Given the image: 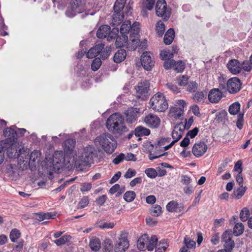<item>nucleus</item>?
I'll use <instances>...</instances> for the list:
<instances>
[{"label": "nucleus", "mask_w": 252, "mask_h": 252, "mask_svg": "<svg viewBox=\"0 0 252 252\" xmlns=\"http://www.w3.org/2000/svg\"><path fill=\"white\" fill-rule=\"evenodd\" d=\"M95 152V149L92 146L88 145L84 148L81 153L75 158L74 166L76 169L82 171L90 166L93 162Z\"/></svg>", "instance_id": "obj_1"}, {"label": "nucleus", "mask_w": 252, "mask_h": 252, "mask_svg": "<svg viewBox=\"0 0 252 252\" xmlns=\"http://www.w3.org/2000/svg\"><path fill=\"white\" fill-rule=\"evenodd\" d=\"M106 126L109 131L113 133L122 134L127 130L125 126L124 118L117 113L111 115L107 119Z\"/></svg>", "instance_id": "obj_2"}, {"label": "nucleus", "mask_w": 252, "mask_h": 252, "mask_svg": "<svg viewBox=\"0 0 252 252\" xmlns=\"http://www.w3.org/2000/svg\"><path fill=\"white\" fill-rule=\"evenodd\" d=\"M94 142L96 145L101 146L103 150L108 154L114 152L117 145L114 137L109 133H104L97 136Z\"/></svg>", "instance_id": "obj_3"}, {"label": "nucleus", "mask_w": 252, "mask_h": 252, "mask_svg": "<svg viewBox=\"0 0 252 252\" xmlns=\"http://www.w3.org/2000/svg\"><path fill=\"white\" fill-rule=\"evenodd\" d=\"M63 154L62 151H56L53 155L52 158L46 163L47 173L51 174L52 172H59L63 166Z\"/></svg>", "instance_id": "obj_4"}, {"label": "nucleus", "mask_w": 252, "mask_h": 252, "mask_svg": "<svg viewBox=\"0 0 252 252\" xmlns=\"http://www.w3.org/2000/svg\"><path fill=\"white\" fill-rule=\"evenodd\" d=\"M151 107L155 111L163 112L168 108V104L164 95L157 93L150 99Z\"/></svg>", "instance_id": "obj_5"}, {"label": "nucleus", "mask_w": 252, "mask_h": 252, "mask_svg": "<svg viewBox=\"0 0 252 252\" xmlns=\"http://www.w3.org/2000/svg\"><path fill=\"white\" fill-rule=\"evenodd\" d=\"M40 156L41 153L39 151H34L30 155H27L25 159L22 160L20 158L19 164L23 169H27L29 166L31 170H33L40 161Z\"/></svg>", "instance_id": "obj_6"}, {"label": "nucleus", "mask_w": 252, "mask_h": 252, "mask_svg": "<svg viewBox=\"0 0 252 252\" xmlns=\"http://www.w3.org/2000/svg\"><path fill=\"white\" fill-rule=\"evenodd\" d=\"M128 234V232L125 230L120 232L114 245L115 252H125L128 249L129 244L127 239Z\"/></svg>", "instance_id": "obj_7"}, {"label": "nucleus", "mask_w": 252, "mask_h": 252, "mask_svg": "<svg viewBox=\"0 0 252 252\" xmlns=\"http://www.w3.org/2000/svg\"><path fill=\"white\" fill-rule=\"evenodd\" d=\"M156 14L158 16L162 17L167 20L171 15L170 9H167L165 0H158L156 6Z\"/></svg>", "instance_id": "obj_8"}, {"label": "nucleus", "mask_w": 252, "mask_h": 252, "mask_svg": "<svg viewBox=\"0 0 252 252\" xmlns=\"http://www.w3.org/2000/svg\"><path fill=\"white\" fill-rule=\"evenodd\" d=\"M221 239L224 243L223 247L226 252H231L235 246V243L232 239V231L226 230L222 235Z\"/></svg>", "instance_id": "obj_9"}, {"label": "nucleus", "mask_w": 252, "mask_h": 252, "mask_svg": "<svg viewBox=\"0 0 252 252\" xmlns=\"http://www.w3.org/2000/svg\"><path fill=\"white\" fill-rule=\"evenodd\" d=\"M83 9L81 0H71L70 8L66 11V15L69 17H73L77 13H81Z\"/></svg>", "instance_id": "obj_10"}, {"label": "nucleus", "mask_w": 252, "mask_h": 252, "mask_svg": "<svg viewBox=\"0 0 252 252\" xmlns=\"http://www.w3.org/2000/svg\"><path fill=\"white\" fill-rule=\"evenodd\" d=\"M186 103L183 100H178L177 105L170 109L169 114L175 119H179L183 114Z\"/></svg>", "instance_id": "obj_11"}, {"label": "nucleus", "mask_w": 252, "mask_h": 252, "mask_svg": "<svg viewBox=\"0 0 252 252\" xmlns=\"http://www.w3.org/2000/svg\"><path fill=\"white\" fill-rule=\"evenodd\" d=\"M141 64L145 70H150L154 66L155 62L150 52H144L141 57Z\"/></svg>", "instance_id": "obj_12"}, {"label": "nucleus", "mask_w": 252, "mask_h": 252, "mask_svg": "<svg viewBox=\"0 0 252 252\" xmlns=\"http://www.w3.org/2000/svg\"><path fill=\"white\" fill-rule=\"evenodd\" d=\"M242 83L239 79L233 77L229 79L227 82L228 91L231 94H235L239 92L241 89Z\"/></svg>", "instance_id": "obj_13"}, {"label": "nucleus", "mask_w": 252, "mask_h": 252, "mask_svg": "<svg viewBox=\"0 0 252 252\" xmlns=\"http://www.w3.org/2000/svg\"><path fill=\"white\" fill-rule=\"evenodd\" d=\"M149 82L147 80H144L138 84L136 88L137 97L141 98L142 99H145V94L148 93L149 90Z\"/></svg>", "instance_id": "obj_14"}, {"label": "nucleus", "mask_w": 252, "mask_h": 252, "mask_svg": "<svg viewBox=\"0 0 252 252\" xmlns=\"http://www.w3.org/2000/svg\"><path fill=\"white\" fill-rule=\"evenodd\" d=\"M143 121L147 126L151 128H156L160 124V119L156 115L150 114L146 116L143 119Z\"/></svg>", "instance_id": "obj_15"}, {"label": "nucleus", "mask_w": 252, "mask_h": 252, "mask_svg": "<svg viewBox=\"0 0 252 252\" xmlns=\"http://www.w3.org/2000/svg\"><path fill=\"white\" fill-rule=\"evenodd\" d=\"M208 147L203 142H199L195 143L192 147V152L196 157L202 156L207 151Z\"/></svg>", "instance_id": "obj_16"}, {"label": "nucleus", "mask_w": 252, "mask_h": 252, "mask_svg": "<svg viewBox=\"0 0 252 252\" xmlns=\"http://www.w3.org/2000/svg\"><path fill=\"white\" fill-rule=\"evenodd\" d=\"M125 114L126 118V121L132 123L135 121L139 115V109L136 108L131 107L126 110Z\"/></svg>", "instance_id": "obj_17"}, {"label": "nucleus", "mask_w": 252, "mask_h": 252, "mask_svg": "<svg viewBox=\"0 0 252 252\" xmlns=\"http://www.w3.org/2000/svg\"><path fill=\"white\" fill-rule=\"evenodd\" d=\"M228 70L233 74H237L240 72L241 66L240 62L237 60H231L227 64Z\"/></svg>", "instance_id": "obj_18"}, {"label": "nucleus", "mask_w": 252, "mask_h": 252, "mask_svg": "<svg viewBox=\"0 0 252 252\" xmlns=\"http://www.w3.org/2000/svg\"><path fill=\"white\" fill-rule=\"evenodd\" d=\"M222 93L219 89H212L208 94V99L212 103H217L222 98Z\"/></svg>", "instance_id": "obj_19"}, {"label": "nucleus", "mask_w": 252, "mask_h": 252, "mask_svg": "<svg viewBox=\"0 0 252 252\" xmlns=\"http://www.w3.org/2000/svg\"><path fill=\"white\" fill-rule=\"evenodd\" d=\"M104 47V44L100 43L96 45L94 47L91 48L87 53V57L90 59H92L98 54H99Z\"/></svg>", "instance_id": "obj_20"}, {"label": "nucleus", "mask_w": 252, "mask_h": 252, "mask_svg": "<svg viewBox=\"0 0 252 252\" xmlns=\"http://www.w3.org/2000/svg\"><path fill=\"white\" fill-rule=\"evenodd\" d=\"M5 142L4 146V149L6 148V154L8 157L10 158H17L19 156V154L17 152V146L14 144H8Z\"/></svg>", "instance_id": "obj_21"}, {"label": "nucleus", "mask_w": 252, "mask_h": 252, "mask_svg": "<svg viewBox=\"0 0 252 252\" xmlns=\"http://www.w3.org/2000/svg\"><path fill=\"white\" fill-rule=\"evenodd\" d=\"M6 172L12 180H16L19 176L18 168L15 165H8L6 168Z\"/></svg>", "instance_id": "obj_22"}, {"label": "nucleus", "mask_w": 252, "mask_h": 252, "mask_svg": "<svg viewBox=\"0 0 252 252\" xmlns=\"http://www.w3.org/2000/svg\"><path fill=\"white\" fill-rule=\"evenodd\" d=\"M138 37L139 34L136 36L135 34H130L129 37L130 42H127V48L131 50H135L139 44L140 40Z\"/></svg>", "instance_id": "obj_23"}, {"label": "nucleus", "mask_w": 252, "mask_h": 252, "mask_svg": "<svg viewBox=\"0 0 252 252\" xmlns=\"http://www.w3.org/2000/svg\"><path fill=\"white\" fill-rule=\"evenodd\" d=\"M148 242V236L147 234L142 235L138 240L137 242V248L140 251H143L146 249Z\"/></svg>", "instance_id": "obj_24"}, {"label": "nucleus", "mask_w": 252, "mask_h": 252, "mask_svg": "<svg viewBox=\"0 0 252 252\" xmlns=\"http://www.w3.org/2000/svg\"><path fill=\"white\" fill-rule=\"evenodd\" d=\"M110 27L109 26H101L97 31V37L99 38H105L110 32Z\"/></svg>", "instance_id": "obj_25"}, {"label": "nucleus", "mask_w": 252, "mask_h": 252, "mask_svg": "<svg viewBox=\"0 0 252 252\" xmlns=\"http://www.w3.org/2000/svg\"><path fill=\"white\" fill-rule=\"evenodd\" d=\"M76 141L73 139L66 140L63 143L64 150L67 153H70L75 146Z\"/></svg>", "instance_id": "obj_26"}, {"label": "nucleus", "mask_w": 252, "mask_h": 252, "mask_svg": "<svg viewBox=\"0 0 252 252\" xmlns=\"http://www.w3.org/2000/svg\"><path fill=\"white\" fill-rule=\"evenodd\" d=\"M175 36V32L173 29L170 28L166 32L163 41L165 44L170 45L173 41Z\"/></svg>", "instance_id": "obj_27"}, {"label": "nucleus", "mask_w": 252, "mask_h": 252, "mask_svg": "<svg viewBox=\"0 0 252 252\" xmlns=\"http://www.w3.org/2000/svg\"><path fill=\"white\" fill-rule=\"evenodd\" d=\"M128 37L126 35L118 36L116 39L115 44L117 47L120 48L122 46H127Z\"/></svg>", "instance_id": "obj_28"}, {"label": "nucleus", "mask_w": 252, "mask_h": 252, "mask_svg": "<svg viewBox=\"0 0 252 252\" xmlns=\"http://www.w3.org/2000/svg\"><path fill=\"white\" fill-rule=\"evenodd\" d=\"M126 53L124 49H120L115 53L114 56V61L116 63H120L125 60Z\"/></svg>", "instance_id": "obj_29"}, {"label": "nucleus", "mask_w": 252, "mask_h": 252, "mask_svg": "<svg viewBox=\"0 0 252 252\" xmlns=\"http://www.w3.org/2000/svg\"><path fill=\"white\" fill-rule=\"evenodd\" d=\"M158 244L157 237L156 235H153L150 239H148L146 249L149 251H152L154 248L156 249Z\"/></svg>", "instance_id": "obj_30"}, {"label": "nucleus", "mask_w": 252, "mask_h": 252, "mask_svg": "<svg viewBox=\"0 0 252 252\" xmlns=\"http://www.w3.org/2000/svg\"><path fill=\"white\" fill-rule=\"evenodd\" d=\"M89 246L92 250L97 251L100 248V241L99 239L96 237L91 239L89 243Z\"/></svg>", "instance_id": "obj_31"}, {"label": "nucleus", "mask_w": 252, "mask_h": 252, "mask_svg": "<svg viewBox=\"0 0 252 252\" xmlns=\"http://www.w3.org/2000/svg\"><path fill=\"white\" fill-rule=\"evenodd\" d=\"M113 15L112 23L114 26H118L123 21L124 16L120 12H115Z\"/></svg>", "instance_id": "obj_32"}, {"label": "nucleus", "mask_w": 252, "mask_h": 252, "mask_svg": "<svg viewBox=\"0 0 252 252\" xmlns=\"http://www.w3.org/2000/svg\"><path fill=\"white\" fill-rule=\"evenodd\" d=\"M131 28V24L130 21H126L124 22L120 29V32L122 35H126L127 33Z\"/></svg>", "instance_id": "obj_33"}, {"label": "nucleus", "mask_w": 252, "mask_h": 252, "mask_svg": "<svg viewBox=\"0 0 252 252\" xmlns=\"http://www.w3.org/2000/svg\"><path fill=\"white\" fill-rule=\"evenodd\" d=\"M166 209L170 212H179L181 211L178 203L174 201H170L167 204Z\"/></svg>", "instance_id": "obj_34"}, {"label": "nucleus", "mask_w": 252, "mask_h": 252, "mask_svg": "<svg viewBox=\"0 0 252 252\" xmlns=\"http://www.w3.org/2000/svg\"><path fill=\"white\" fill-rule=\"evenodd\" d=\"M240 110V103L238 102H235L230 105L228 111L230 114L235 115L239 112Z\"/></svg>", "instance_id": "obj_35"}, {"label": "nucleus", "mask_w": 252, "mask_h": 252, "mask_svg": "<svg viewBox=\"0 0 252 252\" xmlns=\"http://www.w3.org/2000/svg\"><path fill=\"white\" fill-rule=\"evenodd\" d=\"M126 0H116L114 5L115 12H120L124 8Z\"/></svg>", "instance_id": "obj_36"}, {"label": "nucleus", "mask_w": 252, "mask_h": 252, "mask_svg": "<svg viewBox=\"0 0 252 252\" xmlns=\"http://www.w3.org/2000/svg\"><path fill=\"white\" fill-rule=\"evenodd\" d=\"M244 231V226L241 222L237 223L233 228V234L236 236L241 235Z\"/></svg>", "instance_id": "obj_37"}, {"label": "nucleus", "mask_w": 252, "mask_h": 252, "mask_svg": "<svg viewBox=\"0 0 252 252\" xmlns=\"http://www.w3.org/2000/svg\"><path fill=\"white\" fill-rule=\"evenodd\" d=\"M21 235L20 231L18 229L14 228L12 229L10 232L9 237L12 242H16L21 237Z\"/></svg>", "instance_id": "obj_38"}, {"label": "nucleus", "mask_w": 252, "mask_h": 252, "mask_svg": "<svg viewBox=\"0 0 252 252\" xmlns=\"http://www.w3.org/2000/svg\"><path fill=\"white\" fill-rule=\"evenodd\" d=\"M150 134V130L142 126H138L135 129V134L136 136L140 135H149Z\"/></svg>", "instance_id": "obj_39"}, {"label": "nucleus", "mask_w": 252, "mask_h": 252, "mask_svg": "<svg viewBox=\"0 0 252 252\" xmlns=\"http://www.w3.org/2000/svg\"><path fill=\"white\" fill-rule=\"evenodd\" d=\"M113 249H114V246L112 241L110 239H106L104 242L102 249L103 252H113Z\"/></svg>", "instance_id": "obj_40"}, {"label": "nucleus", "mask_w": 252, "mask_h": 252, "mask_svg": "<svg viewBox=\"0 0 252 252\" xmlns=\"http://www.w3.org/2000/svg\"><path fill=\"white\" fill-rule=\"evenodd\" d=\"M151 214L154 217H158L161 213V207L158 205H156L153 206L150 209Z\"/></svg>", "instance_id": "obj_41"}, {"label": "nucleus", "mask_w": 252, "mask_h": 252, "mask_svg": "<svg viewBox=\"0 0 252 252\" xmlns=\"http://www.w3.org/2000/svg\"><path fill=\"white\" fill-rule=\"evenodd\" d=\"M156 28L157 33L159 36H161L165 31V25L164 23L162 21H159L157 22Z\"/></svg>", "instance_id": "obj_42"}, {"label": "nucleus", "mask_w": 252, "mask_h": 252, "mask_svg": "<svg viewBox=\"0 0 252 252\" xmlns=\"http://www.w3.org/2000/svg\"><path fill=\"white\" fill-rule=\"evenodd\" d=\"M247 189V187L246 186L241 188H238L234 190L233 195L237 199H239L244 195Z\"/></svg>", "instance_id": "obj_43"}, {"label": "nucleus", "mask_w": 252, "mask_h": 252, "mask_svg": "<svg viewBox=\"0 0 252 252\" xmlns=\"http://www.w3.org/2000/svg\"><path fill=\"white\" fill-rule=\"evenodd\" d=\"M136 194L133 191H127L124 195V199L127 202H132L135 198Z\"/></svg>", "instance_id": "obj_44"}, {"label": "nucleus", "mask_w": 252, "mask_h": 252, "mask_svg": "<svg viewBox=\"0 0 252 252\" xmlns=\"http://www.w3.org/2000/svg\"><path fill=\"white\" fill-rule=\"evenodd\" d=\"M250 216V211L247 208H244L240 213V218L243 221H245L248 220Z\"/></svg>", "instance_id": "obj_45"}, {"label": "nucleus", "mask_w": 252, "mask_h": 252, "mask_svg": "<svg viewBox=\"0 0 252 252\" xmlns=\"http://www.w3.org/2000/svg\"><path fill=\"white\" fill-rule=\"evenodd\" d=\"M71 239V237L69 235H64L61 238L55 240L54 243L57 246H61L62 245L64 244L67 242H68Z\"/></svg>", "instance_id": "obj_46"}, {"label": "nucleus", "mask_w": 252, "mask_h": 252, "mask_svg": "<svg viewBox=\"0 0 252 252\" xmlns=\"http://www.w3.org/2000/svg\"><path fill=\"white\" fill-rule=\"evenodd\" d=\"M173 68L177 72H182L185 68V63L181 61L177 62L175 61Z\"/></svg>", "instance_id": "obj_47"}, {"label": "nucleus", "mask_w": 252, "mask_h": 252, "mask_svg": "<svg viewBox=\"0 0 252 252\" xmlns=\"http://www.w3.org/2000/svg\"><path fill=\"white\" fill-rule=\"evenodd\" d=\"M244 113H240L237 116V120L236 125L238 128L241 129L243 128L244 125Z\"/></svg>", "instance_id": "obj_48"}, {"label": "nucleus", "mask_w": 252, "mask_h": 252, "mask_svg": "<svg viewBox=\"0 0 252 252\" xmlns=\"http://www.w3.org/2000/svg\"><path fill=\"white\" fill-rule=\"evenodd\" d=\"M101 65V61L100 58H96L94 59L91 64L92 69L94 71H96L97 70L99 67H100V65Z\"/></svg>", "instance_id": "obj_49"}, {"label": "nucleus", "mask_w": 252, "mask_h": 252, "mask_svg": "<svg viewBox=\"0 0 252 252\" xmlns=\"http://www.w3.org/2000/svg\"><path fill=\"white\" fill-rule=\"evenodd\" d=\"M168 246V245L165 241H163L162 242H160L158 244L157 247H156V251L157 252H164L166 250Z\"/></svg>", "instance_id": "obj_50"}, {"label": "nucleus", "mask_w": 252, "mask_h": 252, "mask_svg": "<svg viewBox=\"0 0 252 252\" xmlns=\"http://www.w3.org/2000/svg\"><path fill=\"white\" fill-rule=\"evenodd\" d=\"M184 243L186 246L189 249L192 248L196 245V243L195 241L191 240L187 236H186L184 238Z\"/></svg>", "instance_id": "obj_51"}, {"label": "nucleus", "mask_w": 252, "mask_h": 252, "mask_svg": "<svg viewBox=\"0 0 252 252\" xmlns=\"http://www.w3.org/2000/svg\"><path fill=\"white\" fill-rule=\"evenodd\" d=\"M182 136L181 132L178 131L176 129L174 128V129L172 133V137L174 139L173 142L175 143L179 141Z\"/></svg>", "instance_id": "obj_52"}, {"label": "nucleus", "mask_w": 252, "mask_h": 252, "mask_svg": "<svg viewBox=\"0 0 252 252\" xmlns=\"http://www.w3.org/2000/svg\"><path fill=\"white\" fill-rule=\"evenodd\" d=\"M227 113L225 111L222 110L218 113L216 119L220 122H222L227 118Z\"/></svg>", "instance_id": "obj_53"}, {"label": "nucleus", "mask_w": 252, "mask_h": 252, "mask_svg": "<svg viewBox=\"0 0 252 252\" xmlns=\"http://www.w3.org/2000/svg\"><path fill=\"white\" fill-rule=\"evenodd\" d=\"M89 203V200L88 197H83L78 203V208L82 209L88 205Z\"/></svg>", "instance_id": "obj_54"}, {"label": "nucleus", "mask_w": 252, "mask_h": 252, "mask_svg": "<svg viewBox=\"0 0 252 252\" xmlns=\"http://www.w3.org/2000/svg\"><path fill=\"white\" fill-rule=\"evenodd\" d=\"M198 88V84L196 82L192 81L190 82L188 85L187 90L190 93L195 92Z\"/></svg>", "instance_id": "obj_55"}, {"label": "nucleus", "mask_w": 252, "mask_h": 252, "mask_svg": "<svg viewBox=\"0 0 252 252\" xmlns=\"http://www.w3.org/2000/svg\"><path fill=\"white\" fill-rule=\"evenodd\" d=\"M145 172L147 176L151 178H154L157 176V171L152 168L147 169Z\"/></svg>", "instance_id": "obj_56"}, {"label": "nucleus", "mask_w": 252, "mask_h": 252, "mask_svg": "<svg viewBox=\"0 0 252 252\" xmlns=\"http://www.w3.org/2000/svg\"><path fill=\"white\" fill-rule=\"evenodd\" d=\"M241 69H243L246 71H250L252 69V64L251 63H250L248 61H244L242 64H241Z\"/></svg>", "instance_id": "obj_57"}, {"label": "nucleus", "mask_w": 252, "mask_h": 252, "mask_svg": "<svg viewBox=\"0 0 252 252\" xmlns=\"http://www.w3.org/2000/svg\"><path fill=\"white\" fill-rule=\"evenodd\" d=\"M119 32V28H114L111 32L110 31V32L108 33V39L110 40L113 38H115L118 36Z\"/></svg>", "instance_id": "obj_58"}, {"label": "nucleus", "mask_w": 252, "mask_h": 252, "mask_svg": "<svg viewBox=\"0 0 252 252\" xmlns=\"http://www.w3.org/2000/svg\"><path fill=\"white\" fill-rule=\"evenodd\" d=\"M139 24L137 22H135L133 24L132 26H131L130 34H133L135 35H138L139 33Z\"/></svg>", "instance_id": "obj_59"}, {"label": "nucleus", "mask_w": 252, "mask_h": 252, "mask_svg": "<svg viewBox=\"0 0 252 252\" xmlns=\"http://www.w3.org/2000/svg\"><path fill=\"white\" fill-rule=\"evenodd\" d=\"M204 97V94L202 92H197L193 96V99L195 102H198L202 101Z\"/></svg>", "instance_id": "obj_60"}, {"label": "nucleus", "mask_w": 252, "mask_h": 252, "mask_svg": "<svg viewBox=\"0 0 252 252\" xmlns=\"http://www.w3.org/2000/svg\"><path fill=\"white\" fill-rule=\"evenodd\" d=\"M115 224L114 222H105L99 225V227L101 229H112Z\"/></svg>", "instance_id": "obj_61"}, {"label": "nucleus", "mask_w": 252, "mask_h": 252, "mask_svg": "<svg viewBox=\"0 0 252 252\" xmlns=\"http://www.w3.org/2000/svg\"><path fill=\"white\" fill-rule=\"evenodd\" d=\"M3 133L5 137H7L8 138H11L14 136L15 131L14 129L11 128H7L3 131Z\"/></svg>", "instance_id": "obj_62"}, {"label": "nucleus", "mask_w": 252, "mask_h": 252, "mask_svg": "<svg viewBox=\"0 0 252 252\" xmlns=\"http://www.w3.org/2000/svg\"><path fill=\"white\" fill-rule=\"evenodd\" d=\"M175 63V60L173 59L165 61L163 63V66L166 69H168L173 67Z\"/></svg>", "instance_id": "obj_63"}, {"label": "nucleus", "mask_w": 252, "mask_h": 252, "mask_svg": "<svg viewBox=\"0 0 252 252\" xmlns=\"http://www.w3.org/2000/svg\"><path fill=\"white\" fill-rule=\"evenodd\" d=\"M136 172L135 170L129 168L126 172L124 177L126 178H131L136 175Z\"/></svg>", "instance_id": "obj_64"}]
</instances>
